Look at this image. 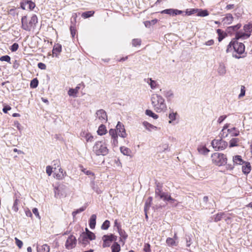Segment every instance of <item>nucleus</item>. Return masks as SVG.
Masks as SVG:
<instances>
[{"mask_svg": "<svg viewBox=\"0 0 252 252\" xmlns=\"http://www.w3.org/2000/svg\"><path fill=\"white\" fill-rule=\"evenodd\" d=\"M151 103L154 110L157 113L164 112L167 109L165 99L160 95L153 94L151 97Z\"/></svg>", "mask_w": 252, "mask_h": 252, "instance_id": "f257e3e1", "label": "nucleus"}, {"mask_svg": "<svg viewBox=\"0 0 252 252\" xmlns=\"http://www.w3.org/2000/svg\"><path fill=\"white\" fill-rule=\"evenodd\" d=\"M245 49V47L243 43L239 42L236 39H233L228 45L226 52L228 53L233 50L236 54H233V57L237 59H239L241 58L240 55L244 53Z\"/></svg>", "mask_w": 252, "mask_h": 252, "instance_id": "f03ea898", "label": "nucleus"}, {"mask_svg": "<svg viewBox=\"0 0 252 252\" xmlns=\"http://www.w3.org/2000/svg\"><path fill=\"white\" fill-rule=\"evenodd\" d=\"M37 21L36 15H33L29 20L26 16H23L22 18V28L25 31H30L35 28Z\"/></svg>", "mask_w": 252, "mask_h": 252, "instance_id": "7ed1b4c3", "label": "nucleus"}, {"mask_svg": "<svg viewBox=\"0 0 252 252\" xmlns=\"http://www.w3.org/2000/svg\"><path fill=\"white\" fill-rule=\"evenodd\" d=\"M93 151L96 156H106L108 153V149L106 144L102 141H97L93 147Z\"/></svg>", "mask_w": 252, "mask_h": 252, "instance_id": "20e7f679", "label": "nucleus"}, {"mask_svg": "<svg viewBox=\"0 0 252 252\" xmlns=\"http://www.w3.org/2000/svg\"><path fill=\"white\" fill-rule=\"evenodd\" d=\"M212 162L218 166H222L227 162V158L223 154L215 153L211 156Z\"/></svg>", "mask_w": 252, "mask_h": 252, "instance_id": "39448f33", "label": "nucleus"}, {"mask_svg": "<svg viewBox=\"0 0 252 252\" xmlns=\"http://www.w3.org/2000/svg\"><path fill=\"white\" fill-rule=\"evenodd\" d=\"M211 144L216 151H222L225 149L228 146L227 142L222 139H214Z\"/></svg>", "mask_w": 252, "mask_h": 252, "instance_id": "423d86ee", "label": "nucleus"}, {"mask_svg": "<svg viewBox=\"0 0 252 252\" xmlns=\"http://www.w3.org/2000/svg\"><path fill=\"white\" fill-rule=\"evenodd\" d=\"M95 121L98 123H105L107 121V116L106 112L103 109L97 110L95 113Z\"/></svg>", "mask_w": 252, "mask_h": 252, "instance_id": "0eeeda50", "label": "nucleus"}, {"mask_svg": "<svg viewBox=\"0 0 252 252\" xmlns=\"http://www.w3.org/2000/svg\"><path fill=\"white\" fill-rule=\"evenodd\" d=\"M76 244V239L75 237L72 235H70L67 239L65 247L68 250H70L74 248Z\"/></svg>", "mask_w": 252, "mask_h": 252, "instance_id": "6e6552de", "label": "nucleus"}, {"mask_svg": "<svg viewBox=\"0 0 252 252\" xmlns=\"http://www.w3.org/2000/svg\"><path fill=\"white\" fill-rule=\"evenodd\" d=\"M251 36V33L243 31H240L236 33L235 37L234 38L236 40H245L249 38Z\"/></svg>", "mask_w": 252, "mask_h": 252, "instance_id": "1a4fd4ad", "label": "nucleus"}, {"mask_svg": "<svg viewBox=\"0 0 252 252\" xmlns=\"http://www.w3.org/2000/svg\"><path fill=\"white\" fill-rule=\"evenodd\" d=\"M116 131L119 135L123 138H125L126 136L125 129L124 125L119 122L116 126Z\"/></svg>", "mask_w": 252, "mask_h": 252, "instance_id": "9d476101", "label": "nucleus"}, {"mask_svg": "<svg viewBox=\"0 0 252 252\" xmlns=\"http://www.w3.org/2000/svg\"><path fill=\"white\" fill-rule=\"evenodd\" d=\"M183 12L182 10L172 8L165 9L161 11L162 14H166L173 16L181 14Z\"/></svg>", "mask_w": 252, "mask_h": 252, "instance_id": "9b49d317", "label": "nucleus"}, {"mask_svg": "<svg viewBox=\"0 0 252 252\" xmlns=\"http://www.w3.org/2000/svg\"><path fill=\"white\" fill-rule=\"evenodd\" d=\"M165 193L166 192L162 191V186L159 183L157 184L155 189L156 197L158 196L161 199Z\"/></svg>", "mask_w": 252, "mask_h": 252, "instance_id": "f8f14e48", "label": "nucleus"}, {"mask_svg": "<svg viewBox=\"0 0 252 252\" xmlns=\"http://www.w3.org/2000/svg\"><path fill=\"white\" fill-rule=\"evenodd\" d=\"M35 6V4L32 1H27L21 3V7L25 10L30 9L32 10Z\"/></svg>", "mask_w": 252, "mask_h": 252, "instance_id": "ddd939ff", "label": "nucleus"}, {"mask_svg": "<svg viewBox=\"0 0 252 252\" xmlns=\"http://www.w3.org/2000/svg\"><path fill=\"white\" fill-rule=\"evenodd\" d=\"M144 81L145 82L150 85L151 88L153 90L156 89L158 86V82L155 80H152V78H145Z\"/></svg>", "mask_w": 252, "mask_h": 252, "instance_id": "4468645a", "label": "nucleus"}, {"mask_svg": "<svg viewBox=\"0 0 252 252\" xmlns=\"http://www.w3.org/2000/svg\"><path fill=\"white\" fill-rule=\"evenodd\" d=\"M79 243L82 244L84 247L89 243V240L85 235V233H83L79 238Z\"/></svg>", "mask_w": 252, "mask_h": 252, "instance_id": "2eb2a0df", "label": "nucleus"}, {"mask_svg": "<svg viewBox=\"0 0 252 252\" xmlns=\"http://www.w3.org/2000/svg\"><path fill=\"white\" fill-rule=\"evenodd\" d=\"M233 20V17L231 14L228 13L225 15V16L223 18L222 22L224 24L229 25L232 23Z\"/></svg>", "mask_w": 252, "mask_h": 252, "instance_id": "dca6fc26", "label": "nucleus"}, {"mask_svg": "<svg viewBox=\"0 0 252 252\" xmlns=\"http://www.w3.org/2000/svg\"><path fill=\"white\" fill-rule=\"evenodd\" d=\"M102 240L103 241L102 247L103 248L108 247L110 246L111 243L112 242V240L110 239V237L108 235H104L102 237Z\"/></svg>", "mask_w": 252, "mask_h": 252, "instance_id": "f3484780", "label": "nucleus"}, {"mask_svg": "<svg viewBox=\"0 0 252 252\" xmlns=\"http://www.w3.org/2000/svg\"><path fill=\"white\" fill-rule=\"evenodd\" d=\"M242 169L244 174H249L251 170V166L250 163L249 162H245L244 165L242 166Z\"/></svg>", "mask_w": 252, "mask_h": 252, "instance_id": "a211bd4d", "label": "nucleus"}, {"mask_svg": "<svg viewBox=\"0 0 252 252\" xmlns=\"http://www.w3.org/2000/svg\"><path fill=\"white\" fill-rule=\"evenodd\" d=\"M161 199H162L164 201H167L170 203H174L175 202H177V200L172 198L170 194L167 192H166Z\"/></svg>", "mask_w": 252, "mask_h": 252, "instance_id": "6ab92c4d", "label": "nucleus"}, {"mask_svg": "<svg viewBox=\"0 0 252 252\" xmlns=\"http://www.w3.org/2000/svg\"><path fill=\"white\" fill-rule=\"evenodd\" d=\"M233 162L234 164L242 165L245 161L242 159L241 157L239 155L233 157Z\"/></svg>", "mask_w": 252, "mask_h": 252, "instance_id": "aec40b11", "label": "nucleus"}, {"mask_svg": "<svg viewBox=\"0 0 252 252\" xmlns=\"http://www.w3.org/2000/svg\"><path fill=\"white\" fill-rule=\"evenodd\" d=\"M218 73L220 76H223L226 73V68L223 63H220L218 68Z\"/></svg>", "mask_w": 252, "mask_h": 252, "instance_id": "412c9836", "label": "nucleus"}, {"mask_svg": "<svg viewBox=\"0 0 252 252\" xmlns=\"http://www.w3.org/2000/svg\"><path fill=\"white\" fill-rule=\"evenodd\" d=\"M96 216L94 214L92 215L89 220V225L91 229H94L95 227L96 224Z\"/></svg>", "mask_w": 252, "mask_h": 252, "instance_id": "4be33fe9", "label": "nucleus"}, {"mask_svg": "<svg viewBox=\"0 0 252 252\" xmlns=\"http://www.w3.org/2000/svg\"><path fill=\"white\" fill-rule=\"evenodd\" d=\"M37 252H49L50 247L47 244H44L40 247H37Z\"/></svg>", "mask_w": 252, "mask_h": 252, "instance_id": "5701e85b", "label": "nucleus"}, {"mask_svg": "<svg viewBox=\"0 0 252 252\" xmlns=\"http://www.w3.org/2000/svg\"><path fill=\"white\" fill-rule=\"evenodd\" d=\"M80 89V87L77 86L74 89H70L68 91V94L69 96L75 97L76 94L78 93V91Z\"/></svg>", "mask_w": 252, "mask_h": 252, "instance_id": "b1692460", "label": "nucleus"}, {"mask_svg": "<svg viewBox=\"0 0 252 252\" xmlns=\"http://www.w3.org/2000/svg\"><path fill=\"white\" fill-rule=\"evenodd\" d=\"M240 140L237 138H233L229 141V147H237L239 146Z\"/></svg>", "mask_w": 252, "mask_h": 252, "instance_id": "393cba45", "label": "nucleus"}, {"mask_svg": "<svg viewBox=\"0 0 252 252\" xmlns=\"http://www.w3.org/2000/svg\"><path fill=\"white\" fill-rule=\"evenodd\" d=\"M227 131L232 136H237L239 135V131L236 127H232L227 129Z\"/></svg>", "mask_w": 252, "mask_h": 252, "instance_id": "a878e982", "label": "nucleus"}, {"mask_svg": "<svg viewBox=\"0 0 252 252\" xmlns=\"http://www.w3.org/2000/svg\"><path fill=\"white\" fill-rule=\"evenodd\" d=\"M121 152L125 156H130L131 153V151L129 148L126 147H121L120 148Z\"/></svg>", "mask_w": 252, "mask_h": 252, "instance_id": "bb28decb", "label": "nucleus"}, {"mask_svg": "<svg viewBox=\"0 0 252 252\" xmlns=\"http://www.w3.org/2000/svg\"><path fill=\"white\" fill-rule=\"evenodd\" d=\"M197 150L200 154L206 155L209 152V150L204 146H200L198 147Z\"/></svg>", "mask_w": 252, "mask_h": 252, "instance_id": "cd10ccee", "label": "nucleus"}, {"mask_svg": "<svg viewBox=\"0 0 252 252\" xmlns=\"http://www.w3.org/2000/svg\"><path fill=\"white\" fill-rule=\"evenodd\" d=\"M86 233H85V235L89 240H93L95 239V236L94 233L89 231L88 228H86Z\"/></svg>", "mask_w": 252, "mask_h": 252, "instance_id": "c85d7f7f", "label": "nucleus"}, {"mask_svg": "<svg viewBox=\"0 0 252 252\" xmlns=\"http://www.w3.org/2000/svg\"><path fill=\"white\" fill-rule=\"evenodd\" d=\"M178 116L177 112H174L173 111H170L168 118L170 119L169 123L171 124L173 121L176 119V117Z\"/></svg>", "mask_w": 252, "mask_h": 252, "instance_id": "c756f323", "label": "nucleus"}, {"mask_svg": "<svg viewBox=\"0 0 252 252\" xmlns=\"http://www.w3.org/2000/svg\"><path fill=\"white\" fill-rule=\"evenodd\" d=\"M106 131V129L105 126L104 125H103V124H101L99 126L98 129L97 131L98 134L99 135H102L105 134Z\"/></svg>", "mask_w": 252, "mask_h": 252, "instance_id": "7c9ffc66", "label": "nucleus"}, {"mask_svg": "<svg viewBox=\"0 0 252 252\" xmlns=\"http://www.w3.org/2000/svg\"><path fill=\"white\" fill-rule=\"evenodd\" d=\"M166 242L169 246H176L178 244V242L174 239L170 237L167 238Z\"/></svg>", "mask_w": 252, "mask_h": 252, "instance_id": "2f4dec72", "label": "nucleus"}, {"mask_svg": "<svg viewBox=\"0 0 252 252\" xmlns=\"http://www.w3.org/2000/svg\"><path fill=\"white\" fill-rule=\"evenodd\" d=\"M112 252H119L121 250L120 245L117 243L115 242L111 247Z\"/></svg>", "mask_w": 252, "mask_h": 252, "instance_id": "473e14b6", "label": "nucleus"}, {"mask_svg": "<svg viewBox=\"0 0 252 252\" xmlns=\"http://www.w3.org/2000/svg\"><path fill=\"white\" fill-rule=\"evenodd\" d=\"M243 30L251 34L252 32V22L245 25L243 27Z\"/></svg>", "mask_w": 252, "mask_h": 252, "instance_id": "72a5a7b5", "label": "nucleus"}, {"mask_svg": "<svg viewBox=\"0 0 252 252\" xmlns=\"http://www.w3.org/2000/svg\"><path fill=\"white\" fill-rule=\"evenodd\" d=\"M163 94L167 99H170L173 97V93L171 90L164 91Z\"/></svg>", "mask_w": 252, "mask_h": 252, "instance_id": "f704fd0d", "label": "nucleus"}, {"mask_svg": "<svg viewBox=\"0 0 252 252\" xmlns=\"http://www.w3.org/2000/svg\"><path fill=\"white\" fill-rule=\"evenodd\" d=\"M217 32L218 34V40L219 42H220L225 37V33H224L223 31H222L220 29H218L217 30Z\"/></svg>", "mask_w": 252, "mask_h": 252, "instance_id": "c9c22d12", "label": "nucleus"}, {"mask_svg": "<svg viewBox=\"0 0 252 252\" xmlns=\"http://www.w3.org/2000/svg\"><path fill=\"white\" fill-rule=\"evenodd\" d=\"M145 114L154 118V119H157L158 118V115L154 113L152 110H146L145 111Z\"/></svg>", "mask_w": 252, "mask_h": 252, "instance_id": "e433bc0d", "label": "nucleus"}, {"mask_svg": "<svg viewBox=\"0 0 252 252\" xmlns=\"http://www.w3.org/2000/svg\"><path fill=\"white\" fill-rule=\"evenodd\" d=\"M84 138L88 142H92L94 141V136L89 132H87L84 136Z\"/></svg>", "mask_w": 252, "mask_h": 252, "instance_id": "4c0bfd02", "label": "nucleus"}, {"mask_svg": "<svg viewBox=\"0 0 252 252\" xmlns=\"http://www.w3.org/2000/svg\"><path fill=\"white\" fill-rule=\"evenodd\" d=\"M94 12V11H88L82 13V16L84 18H87L93 16Z\"/></svg>", "mask_w": 252, "mask_h": 252, "instance_id": "58836bf2", "label": "nucleus"}, {"mask_svg": "<svg viewBox=\"0 0 252 252\" xmlns=\"http://www.w3.org/2000/svg\"><path fill=\"white\" fill-rule=\"evenodd\" d=\"M119 235L124 240H126L127 237V235L126 234V232L125 230L122 229L121 228L120 229L118 230Z\"/></svg>", "mask_w": 252, "mask_h": 252, "instance_id": "ea45409f", "label": "nucleus"}, {"mask_svg": "<svg viewBox=\"0 0 252 252\" xmlns=\"http://www.w3.org/2000/svg\"><path fill=\"white\" fill-rule=\"evenodd\" d=\"M19 202V201L17 198H16L14 200L12 209L15 212H17L18 211V204Z\"/></svg>", "mask_w": 252, "mask_h": 252, "instance_id": "a19ab883", "label": "nucleus"}, {"mask_svg": "<svg viewBox=\"0 0 252 252\" xmlns=\"http://www.w3.org/2000/svg\"><path fill=\"white\" fill-rule=\"evenodd\" d=\"M38 84V80L36 78H34L31 81L30 86L32 88H35L37 87Z\"/></svg>", "mask_w": 252, "mask_h": 252, "instance_id": "79ce46f5", "label": "nucleus"}, {"mask_svg": "<svg viewBox=\"0 0 252 252\" xmlns=\"http://www.w3.org/2000/svg\"><path fill=\"white\" fill-rule=\"evenodd\" d=\"M143 125L145 126L146 128L150 130L151 128L156 129L157 127L148 123L147 122H144Z\"/></svg>", "mask_w": 252, "mask_h": 252, "instance_id": "37998d69", "label": "nucleus"}, {"mask_svg": "<svg viewBox=\"0 0 252 252\" xmlns=\"http://www.w3.org/2000/svg\"><path fill=\"white\" fill-rule=\"evenodd\" d=\"M209 13L207 10H200L197 13V15L200 17L208 16Z\"/></svg>", "mask_w": 252, "mask_h": 252, "instance_id": "c03bdc74", "label": "nucleus"}, {"mask_svg": "<svg viewBox=\"0 0 252 252\" xmlns=\"http://www.w3.org/2000/svg\"><path fill=\"white\" fill-rule=\"evenodd\" d=\"M110 226V221L106 220L101 225V229L103 230H107Z\"/></svg>", "mask_w": 252, "mask_h": 252, "instance_id": "a18cd8bd", "label": "nucleus"}, {"mask_svg": "<svg viewBox=\"0 0 252 252\" xmlns=\"http://www.w3.org/2000/svg\"><path fill=\"white\" fill-rule=\"evenodd\" d=\"M54 177L58 180H62L64 177L65 175L64 173H57L56 172L54 174Z\"/></svg>", "mask_w": 252, "mask_h": 252, "instance_id": "49530a36", "label": "nucleus"}, {"mask_svg": "<svg viewBox=\"0 0 252 252\" xmlns=\"http://www.w3.org/2000/svg\"><path fill=\"white\" fill-rule=\"evenodd\" d=\"M62 50V46L60 44H57L55 45L53 50V54L55 53L56 52H60Z\"/></svg>", "mask_w": 252, "mask_h": 252, "instance_id": "de8ad7c7", "label": "nucleus"}, {"mask_svg": "<svg viewBox=\"0 0 252 252\" xmlns=\"http://www.w3.org/2000/svg\"><path fill=\"white\" fill-rule=\"evenodd\" d=\"M10 57L8 55L2 56L1 57H0V61H5L9 63H10Z\"/></svg>", "mask_w": 252, "mask_h": 252, "instance_id": "09e8293b", "label": "nucleus"}, {"mask_svg": "<svg viewBox=\"0 0 252 252\" xmlns=\"http://www.w3.org/2000/svg\"><path fill=\"white\" fill-rule=\"evenodd\" d=\"M109 133L110 135L111 136V138L118 137V134L116 129H110L109 130Z\"/></svg>", "mask_w": 252, "mask_h": 252, "instance_id": "8fccbe9b", "label": "nucleus"}, {"mask_svg": "<svg viewBox=\"0 0 252 252\" xmlns=\"http://www.w3.org/2000/svg\"><path fill=\"white\" fill-rule=\"evenodd\" d=\"M85 209V208L84 207H81L79 208V209H77V210L74 211L72 212V216L73 217H75L77 214L80 213L83 211H84Z\"/></svg>", "mask_w": 252, "mask_h": 252, "instance_id": "3c124183", "label": "nucleus"}, {"mask_svg": "<svg viewBox=\"0 0 252 252\" xmlns=\"http://www.w3.org/2000/svg\"><path fill=\"white\" fill-rule=\"evenodd\" d=\"M19 48V45L17 43H14L10 47V50L12 52L16 51Z\"/></svg>", "mask_w": 252, "mask_h": 252, "instance_id": "603ef678", "label": "nucleus"}, {"mask_svg": "<svg viewBox=\"0 0 252 252\" xmlns=\"http://www.w3.org/2000/svg\"><path fill=\"white\" fill-rule=\"evenodd\" d=\"M141 40L140 39H134L132 40V45L133 46H136L139 45L141 44Z\"/></svg>", "mask_w": 252, "mask_h": 252, "instance_id": "864d4df0", "label": "nucleus"}, {"mask_svg": "<svg viewBox=\"0 0 252 252\" xmlns=\"http://www.w3.org/2000/svg\"><path fill=\"white\" fill-rule=\"evenodd\" d=\"M151 202H149L148 200H147L146 201L145 204V206H144L145 213H146V211H147L149 210V209L150 208V207L151 206Z\"/></svg>", "mask_w": 252, "mask_h": 252, "instance_id": "5fc2aeb1", "label": "nucleus"}, {"mask_svg": "<svg viewBox=\"0 0 252 252\" xmlns=\"http://www.w3.org/2000/svg\"><path fill=\"white\" fill-rule=\"evenodd\" d=\"M245 94V88L244 86H242L241 87V93L239 95V98H241L244 96Z\"/></svg>", "mask_w": 252, "mask_h": 252, "instance_id": "6e6d98bb", "label": "nucleus"}, {"mask_svg": "<svg viewBox=\"0 0 252 252\" xmlns=\"http://www.w3.org/2000/svg\"><path fill=\"white\" fill-rule=\"evenodd\" d=\"M241 27V24H238L235 26H230L228 28V29H232L234 31H237Z\"/></svg>", "mask_w": 252, "mask_h": 252, "instance_id": "4d7b16f0", "label": "nucleus"}, {"mask_svg": "<svg viewBox=\"0 0 252 252\" xmlns=\"http://www.w3.org/2000/svg\"><path fill=\"white\" fill-rule=\"evenodd\" d=\"M222 214H217L215 217L214 221L216 222L220 221L222 218Z\"/></svg>", "mask_w": 252, "mask_h": 252, "instance_id": "13d9d810", "label": "nucleus"}, {"mask_svg": "<svg viewBox=\"0 0 252 252\" xmlns=\"http://www.w3.org/2000/svg\"><path fill=\"white\" fill-rule=\"evenodd\" d=\"M53 167H52L50 166H47L46 167V173L48 174V176H50L53 172L52 171Z\"/></svg>", "mask_w": 252, "mask_h": 252, "instance_id": "bf43d9fd", "label": "nucleus"}, {"mask_svg": "<svg viewBox=\"0 0 252 252\" xmlns=\"http://www.w3.org/2000/svg\"><path fill=\"white\" fill-rule=\"evenodd\" d=\"M144 251L145 252H151L150 245L149 244H146L144 245Z\"/></svg>", "mask_w": 252, "mask_h": 252, "instance_id": "052dcab7", "label": "nucleus"}, {"mask_svg": "<svg viewBox=\"0 0 252 252\" xmlns=\"http://www.w3.org/2000/svg\"><path fill=\"white\" fill-rule=\"evenodd\" d=\"M15 241L17 246L19 248H21L23 246V242L22 241L19 240L18 238H15Z\"/></svg>", "mask_w": 252, "mask_h": 252, "instance_id": "680f3d73", "label": "nucleus"}, {"mask_svg": "<svg viewBox=\"0 0 252 252\" xmlns=\"http://www.w3.org/2000/svg\"><path fill=\"white\" fill-rule=\"evenodd\" d=\"M70 32H71L72 37H74L76 34V30H75V27H74L73 26H70Z\"/></svg>", "mask_w": 252, "mask_h": 252, "instance_id": "e2e57ef3", "label": "nucleus"}, {"mask_svg": "<svg viewBox=\"0 0 252 252\" xmlns=\"http://www.w3.org/2000/svg\"><path fill=\"white\" fill-rule=\"evenodd\" d=\"M114 227H116L117 230L120 229L121 228V225L120 222H119L117 220H116L114 222Z\"/></svg>", "mask_w": 252, "mask_h": 252, "instance_id": "0e129e2a", "label": "nucleus"}, {"mask_svg": "<svg viewBox=\"0 0 252 252\" xmlns=\"http://www.w3.org/2000/svg\"><path fill=\"white\" fill-rule=\"evenodd\" d=\"M37 66L41 69H45L46 68V65L42 63H39Z\"/></svg>", "mask_w": 252, "mask_h": 252, "instance_id": "69168bd1", "label": "nucleus"}, {"mask_svg": "<svg viewBox=\"0 0 252 252\" xmlns=\"http://www.w3.org/2000/svg\"><path fill=\"white\" fill-rule=\"evenodd\" d=\"M226 118V116L225 115L220 116L218 120V122L220 124Z\"/></svg>", "mask_w": 252, "mask_h": 252, "instance_id": "338daca9", "label": "nucleus"}, {"mask_svg": "<svg viewBox=\"0 0 252 252\" xmlns=\"http://www.w3.org/2000/svg\"><path fill=\"white\" fill-rule=\"evenodd\" d=\"M11 109V107H10L9 106L6 105V106H5L3 108L2 111L4 113H7L8 111L10 110Z\"/></svg>", "mask_w": 252, "mask_h": 252, "instance_id": "774afa93", "label": "nucleus"}]
</instances>
